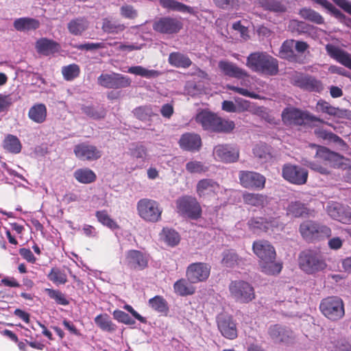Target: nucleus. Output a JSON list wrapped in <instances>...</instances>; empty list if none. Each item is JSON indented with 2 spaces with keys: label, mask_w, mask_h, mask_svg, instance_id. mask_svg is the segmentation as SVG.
I'll list each match as a JSON object with an SVG mask.
<instances>
[{
  "label": "nucleus",
  "mask_w": 351,
  "mask_h": 351,
  "mask_svg": "<svg viewBox=\"0 0 351 351\" xmlns=\"http://www.w3.org/2000/svg\"><path fill=\"white\" fill-rule=\"evenodd\" d=\"M247 225L252 230H267L270 226V221L263 217H253L248 221Z\"/></svg>",
  "instance_id": "obj_47"
},
{
  "label": "nucleus",
  "mask_w": 351,
  "mask_h": 351,
  "mask_svg": "<svg viewBox=\"0 0 351 351\" xmlns=\"http://www.w3.org/2000/svg\"><path fill=\"white\" fill-rule=\"evenodd\" d=\"M153 28L162 34H176L182 28V23L175 18L163 17L154 22Z\"/></svg>",
  "instance_id": "obj_16"
},
{
  "label": "nucleus",
  "mask_w": 351,
  "mask_h": 351,
  "mask_svg": "<svg viewBox=\"0 0 351 351\" xmlns=\"http://www.w3.org/2000/svg\"><path fill=\"white\" fill-rule=\"evenodd\" d=\"M179 144L185 151L197 152L202 145V140L197 134L188 132L182 135Z\"/></svg>",
  "instance_id": "obj_20"
},
{
  "label": "nucleus",
  "mask_w": 351,
  "mask_h": 351,
  "mask_svg": "<svg viewBox=\"0 0 351 351\" xmlns=\"http://www.w3.org/2000/svg\"><path fill=\"white\" fill-rule=\"evenodd\" d=\"M246 65L254 72L269 75H276L278 71V61L263 52L251 53L247 57Z\"/></svg>",
  "instance_id": "obj_3"
},
{
  "label": "nucleus",
  "mask_w": 351,
  "mask_h": 351,
  "mask_svg": "<svg viewBox=\"0 0 351 351\" xmlns=\"http://www.w3.org/2000/svg\"><path fill=\"white\" fill-rule=\"evenodd\" d=\"M239 178L241 185L245 189L262 190L265 186V177L257 172L241 171Z\"/></svg>",
  "instance_id": "obj_13"
},
{
  "label": "nucleus",
  "mask_w": 351,
  "mask_h": 351,
  "mask_svg": "<svg viewBox=\"0 0 351 351\" xmlns=\"http://www.w3.org/2000/svg\"><path fill=\"white\" fill-rule=\"evenodd\" d=\"M190 283L187 278H180L176 280L173 285L174 293L181 297H186L193 295L196 291V288Z\"/></svg>",
  "instance_id": "obj_23"
},
{
  "label": "nucleus",
  "mask_w": 351,
  "mask_h": 351,
  "mask_svg": "<svg viewBox=\"0 0 351 351\" xmlns=\"http://www.w3.org/2000/svg\"><path fill=\"white\" fill-rule=\"evenodd\" d=\"M299 232L305 241L311 243L329 239L332 234L330 228L313 220H306L301 223Z\"/></svg>",
  "instance_id": "obj_4"
},
{
  "label": "nucleus",
  "mask_w": 351,
  "mask_h": 351,
  "mask_svg": "<svg viewBox=\"0 0 351 351\" xmlns=\"http://www.w3.org/2000/svg\"><path fill=\"white\" fill-rule=\"evenodd\" d=\"M252 250L259 258V265L263 272L267 275H277L282 265L276 262V252L275 247L267 240H257L252 244Z\"/></svg>",
  "instance_id": "obj_2"
},
{
  "label": "nucleus",
  "mask_w": 351,
  "mask_h": 351,
  "mask_svg": "<svg viewBox=\"0 0 351 351\" xmlns=\"http://www.w3.org/2000/svg\"><path fill=\"white\" fill-rule=\"evenodd\" d=\"M218 329L222 336L228 339H234L238 336L235 322L230 315H221L217 319Z\"/></svg>",
  "instance_id": "obj_15"
},
{
  "label": "nucleus",
  "mask_w": 351,
  "mask_h": 351,
  "mask_svg": "<svg viewBox=\"0 0 351 351\" xmlns=\"http://www.w3.org/2000/svg\"><path fill=\"white\" fill-rule=\"evenodd\" d=\"M121 14L125 18L133 19L137 16V11L129 5H123L121 8Z\"/></svg>",
  "instance_id": "obj_59"
},
{
  "label": "nucleus",
  "mask_w": 351,
  "mask_h": 351,
  "mask_svg": "<svg viewBox=\"0 0 351 351\" xmlns=\"http://www.w3.org/2000/svg\"><path fill=\"white\" fill-rule=\"evenodd\" d=\"M96 151L95 146L87 143L76 145L74 149L75 154H94Z\"/></svg>",
  "instance_id": "obj_57"
},
{
  "label": "nucleus",
  "mask_w": 351,
  "mask_h": 351,
  "mask_svg": "<svg viewBox=\"0 0 351 351\" xmlns=\"http://www.w3.org/2000/svg\"><path fill=\"white\" fill-rule=\"evenodd\" d=\"M215 119L216 115L208 111H202L195 117L197 123H199L204 130L210 132H213L215 127Z\"/></svg>",
  "instance_id": "obj_27"
},
{
  "label": "nucleus",
  "mask_w": 351,
  "mask_h": 351,
  "mask_svg": "<svg viewBox=\"0 0 351 351\" xmlns=\"http://www.w3.org/2000/svg\"><path fill=\"white\" fill-rule=\"evenodd\" d=\"M95 217L99 223L111 230H117L120 228L118 223L110 217L106 210L97 211L95 213Z\"/></svg>",
  "instance_id": "obj_35"
},
{
  "label": "nucleus",
  "mask_w": 351,
  "mask_h": 351,
  "mask_svg": "<svg viewBox=\"0 0 351 351\" xmlns=\"http://www.w3.org/2000/svg\"><path fill=\"white\" fill-rule=\"evenodd\" d=\"M300 14L304 19L317 24H322L324 22L323 17L319 13L309 8L302 9L300 11Z\"/></svg>",
  "instance_id": "obj_46"
},
{
  "label": "nucleus",
  "mask_w": 351,
  "mask_h": 351,
  "mask_svg": "<svg viewBox=\"0 0 351 351\" xmlns=\"http://www.w3.org/2000/svg\"><path fill=\"white\" fill-rule=\"evenodd\" d=\"M19 254L25 260L29 263H35L36 261V258L34 256L29 249L21 248L19 250Z\"/></svg>",
  "instance_id": "obj_64"
},
{
  "label": "nucleus",
  "mask_w": 351,
  "mask_h": 351,
  "mask_svg": "<svg viewBox=\"0 0 351 351\" xmlns=\"http://www.w3.org/2000/svg\"><path fill=\"white\" fill-rule=\"evenodd\" d=\"M14 102V99L11 94H0V112L8 109Z\"/></svg>",
  "instance_id": "obj_58"
},
{
  "label": "nucleus",
  "mask_w": 351,
  "mask_h": 351,
  "mask_svg": "<svg viewBox=\"0 0 351 351\" xmlns=\"http://www.w3.org/2000/svg\"><path fill=\"white\" fill-rule=\"evenodd\" d=\"M47 278L56 285H64L67 282L66 274L58 267H53L47 274Z\"/></svg>",
  "instance_id": "obj_39"
},
{
  "label": "nucleus",
  "mask_w": 351,
  "mask_h": 351,
  "mask_svg": "<svg viewBox=\"0 0 351 351\" xmlns=\"http://www.w3.org/2000/svg\"><path fill=\"white\" fill-rule=\"evenodd\" d=\"M114 319L117 320L119 322L127 324L133 325L135 324L134 319H133L128 313L121 310H115L112 313Z\"/></svg>",
  "instance_id": "obj_53"
},
{
  "label": "nucleus",
  "mask_w": 351,
  "mask_h": 351,
  "mask_svg": "<svg viewBox=\"0 0 351 351\" xmlns=\"http://www.w3.org/2000/svg\"><path fill=\"white\" fill-rule=\"evenodd\" d=\"M301 86H304L305 88L318 92L322 89L321 82L311 77H305L303 79V82Z\"/></svg>",
  "instance_id": "obj_55"
},
{
  "label": "nucleus",
  "mask_w": 351,
  "mask_h": 351,
  "mask_svg": "<svg viewBox=\"0 0 351 351\" xmlns=\"http://www.w3.org/2000/svg\"><path fill=\"white\" fill-rule=\"evenodd\" d=\"M337 16H341V12L328 0H313Z\"/></svg>",
  "instance_id": "obj_60"
},
{
  "label": "nucleus",
  "mask_w": 351,
  "mask_h": 351,
  "mask_svg": "<svg viewBox=\"0 0 351 351\" xmlns=\"http://www.w3.org/2000/svg\"><path fill=\"white\" fill-rule=\"evenodd\" d=\"M334 351H351V344L345 339H338L335 342Z\"/></svg>",
  "instance_id": "obj_61"
},
{
  "label": "nucleus",
  "mask_w": 351,
  "mask_h": 351,
  "mask_svg": "<svg viewBox=\"0 0 351 351\" xmlns=\"http://www.w3.org/2000/svg\"><path fill=\"white\" fill-rule=\"evenodd\" d=\"M186 169L191 173H202L208 170V167L199 161H191L187 162Z\"/></svg>",
  "instance_id": "obj_51"
},
{
  "label": "nucleus",
  "mask_w": 351,
  "mask_h": 351,
  "mask_svg": "<svg viewBox=\"0 0 351 351\" xmlns=\"http://www.w3.org/2000/svg\"><path fill=\"white\" fill-rule=\"evenodd\" d=\"M88 27L87 21L82 19H77L71 21L68 24L70 33L74 35L81 34Z\"/></svg>",
  "instance_id": "obj_45"
},
{
  "label": "nucleus",
  "mask_w": 351,
  "mask_h": 351,
  "mask_svg": "<svg viewBox=\"0 0 351 351\" xmlns=\"http://www.w3.org/2000/svg\"><path fill=\"white\" fill-rule=\"evenodd\" d=\"M311 158L304 159L303 164L311 169L321 174H329L332 168L350 169V177L348 180L351 182V160L343 155H311Z\"/></svg>",
  "instance_id": "obj_1"
},
{
  "label": "nucleus",
  "mask_w": 351,
  "mask_h": 351,
  "mask_svg": "<svg viewBox=\"0 0 351 351\" xmlns=\"http://www.w3.org/2000/svg\"><path fill=\"white\" fill-rule=\"evenodd\" d=\"M47 110L43 104H36L32 106L28 112V117L33 122L43 123L47 119Z\"/></svg>",
  "instance_id": "obj_25"
},
{
  "label": "nucleus",
  "mask_w": 351,
  "mask_h": 351,
  "mask_svg": "<svg viewBox=\"0 0 351 351\" xmlns=\"http://www.w3.org/2000/svg\"><path fill=\"white\" fill-rule=\"evenodd\" d=\"M294 44V40H287L285 41L280 51V56L291 61H294L295 59L293 51V48H295Z\"/></svg>",
  "instance_id": "obj_42"
},
{
  "label": "nucleus",
  "mask_w": 351,
  "mask_h": 351,
  "mask_svg": "<svg viewBox=\"0 0 351 351\" xmlns=\"http://www.w3.org/2000/svg\"><path fill=\"white\" fill-rule=\"evenodd\" d=\"M220 190V185L212 179L200 180L196 186V192L199 197H215Z\"/></svg>",
  "instance_id": "obj_18"
},
{
  "label": "nucleus",
  "mask_w": 351,
  "mask_h": 351,
  "mask_svg": "<svg viewBox=\"0 0 351 351\" xmlns=\"http://www.w3.org/2000/svg\"><path fill=\"white\" fill-rule=\"evenodd\" d=\"M131 84L130 79L119 73H115L114 86L113 88H120L129 86Z\"/></svg>",
  "instance_id": "obj_56"
},
{
  "label": "nucleus",
  "mask_w": 351,
  "mask_h": 351,
  "mask_svg": "<svg viewBox=\"0 0 351 351\" xmlns=\"http://www.w3.org/2000/svg\"><path fill=\"white\" fill-rule=\"evenodd\" d=\"M149 254L138 250H129L125 252L123 265L131 271H142L148 267Z\"/></svg>",
  "instance_id": "obj_9"
},
{
  "label": "nucleus",
  "mask_w": 351,
  "mask_h": 351,
  "mask_svg": "<svg viewBox=\"0 0 351 351\" xmlns=\"http://www.w3.org/2000/svg\"><path fill=\"white\" fill-rule=\"evenodd\" d=\"M298 265L300 268L308 274L324 270L327 266L323 257L318 252L311 250H306L300 253Z\"/></svg>",
  "instance_id": "obj_5"
},
{
  "label": "nucleus",
  "mask_w": 351,
  "mask_h": 351,
  "mask_svg": "<svg viewBox=\"0 0 351 351\" xmlns=\"http://www.w3.org/2000/svg\"><path fill=\"white\" fill-rule=\"evenodd\" d=\"M136 210L138 216L146 222L156 223L161 220L162 208L156 200L141 199L137 202Z\"/></svg>",
  "instance_id": "obj_6"
},
{
  "label": "nucleus",
  "mask_w": 351,
  "mask_h": 351,
  "mask_svg": "<svg viewBox=\"0 0 351 351\" xmlns=\"http://www.w3.org/2000/svg\"><path fill=\"white\" fill-rule=\"evenodd\" d=\"M316 110L317 112L326 113L329 115L341 117L343 112L339 108H335L330 105L328 102L324 101H319L316 105Z\"/></svg>",
  "instance_id": "obj_37"
},
{
  "label": "nucleus",
  "mask_w": 351,
  "mask_h": 351,
  "mask_svg": "<svg viewBox=\"0 0 351 351\" xmlns=\"http://www.w3.org/2000/svg\"><path fill=\"white\" fill-rule=\"evenodd\" d=\"M149 306L158 313L167 315L169 312L167 301L161 295H156L148 301Z\"/></svg>",
  "instance_id": "obj_32"
},
{
  "label": "nucleus",
  "mask_w": 351,
  "mask_h": 351,
  "mask_svg": "<svg viewBox=\"0 0 351 351\" xmlns=\"http://www.w3.org/2000/svg\"><path fill=\"white\" fill-rule=\"evenodd\" d=\"M14 26L19 31H29L37 29L39 22L33 19L21 18L14 21Z\"/></svg>",
  "instance_id": "obj_33"
},
{
  "label": "nucleus",
  "mask_w": 351,
  "mask_h": 351,
  "mask_svg": "<svg viewBox=\"0 0 351 351\" xmlns=\"http://www.w3.org/2000/svg\"><path fill=\"white\" fill-rule=\"evenodd\" d=\"M242 259L234 252L227 250L223 254L221 263L226 267H234L239 265Z\"/></svg>",
  "instance_id": "obj_44"
},
{
  "label": "nucleus",
  "mask_w": 351,
  "mask_h": 351,
  "mask_svg": "<svg viewBox=\"0 0 351 351\" xmlns=\"http://www.w3.org/2000/svg\"><path fill=\"white\" fill-rule=\"evenodd\" d=\"M160 4L165 9L180 12L194 14L192 8L176 0H160Z\"/></svg>",
  "instance_id": "obj_31"
},
{
  "label": "nucleus",
  "mask_w": 351,
  "mask_h": 351,
  "mask_svg": "<svg viewBox=\"0 0 351 351\" xmlns=\"http://www.w3.org/2000/svg\"><path fill=\"white\" fill-rule=\"evenodd\" d=\"M287 215L293 217H307L312 215V212L304 203L297 201L289 204Z\"/></svg>",
  "instance_id": "obj_26"
},
{
  "label": "nucleus",
  "mask_w": 351,
  "mask_h": 351,
  "mask_svg": "<svg viewBox=\"0 0 351 351\" xmlns=\"http://www.w3.org/2000/svg\"><path fill=\"white\" fill-rule=\"evenodd\" d=\"M134 116L140 120H147L154 114V112L150 106H140L133 111Z\"/></svg>",
  "instance_id": "obj_49"
},
{
  "label": "nucleus",
  "mask_w": 351,
  "mask_h": 351,
  "mask_svg": "<svg viewBox=\"0 0 351 351\" xmlns=\"http://www.w3.org/2000/svg\"><path fill=\"white\" fill-rule=\"evenodd\" d=\"M73 176L78 182L86 184L93 183L97 180L95 173L88 168L75 170Z\"/></svg>",
  "instance_id": "obj_28"
},
{
  "label": "nucleus",
  "mask_w": 351,
  "mask_h": 351,
  "mask_svg": "<svg viewBox=\"0 0 351 351\" xmlns=\"http://www.w3.org/2000/svg\"><path fill=\"white\" fill-rule=\"evenodd\" d=\"M268 335L272 340L278 343H288L294 339L293 331L280 324L270 326Z\"/></svg>",
  "instance_id": "obj_19"
},
{
  "label": "nucleus",
  "mask_w": 351,
  "mask_h": 351,
  "mask_svg": "<svg viewBox=\"0 0 351 351\" xmlns=\"http://www.w3.org/2000/svg\"><path fill=\"white\" fill-rule=\"evenodd\" d=\"M169 62L174 66L182 68H187L192 63L188 57L178 52L171 53L169 55Z\"/></svg>",
  "instance_id": "obj_34"
},
{
  "label": "nucleus",
  "mask_w": 351,
  "mask_h": 351,
  "mask_svg": "<svg viewBox=\"0 0 351 351\" xmlns=\"http://www.w3.org/2000/svg\"><path fill=\"white\" fill-rule=\"evenodd\" d=\"M210 271L211 266L207 263H192L186 269V278L190 283L204 282L209 278Z\"/></svg>",
  "instance_id": "obj_10"
},
{
  "label": "nucleus",
  "mask_w": 351,
  "mask_h": 351,
  "mask_svg": "<svg viewBox=\"0 0 351 351\" xmlns=\"http://www.w3.org/2000/svg\"><path fill=\"white\" fill-rule=\"evenodd\" d=\"M128 72L145 78L151 79L158 77L160 72L153 69H148L141 66H131Z\"/></svg>",
  "instance_id": "obj_36"
},
{
  "label": "nucleus",
  "mask_w": 351,
  "mask_h": 351,
  "mask_svg": "<svg viewBox=\"0 0 351 351\" xmlns=\"http://www.w3.org/2000/svg\"><path fill=\"white\" fill-rule=\"evenodd\" d=\"M215 127L213 132H229L234 128V123L232 121L226 120L216 116Z\"/></svg>",
  "instance_id": "obj_40"
},
{
  "label": "nucleus",
  "mask_w": 351,
  "mask_h": 351,
  "mask_svg": "<svg viewBox=\"0 0 351 351\" xmlns=\"http://www.w3.org/2000/svg\"><path fill=\"white\" fill-rule=\"evenodd\" d=\"M4 148L10 152L19 153L21 149V145L19 139L14 136L9 134L8 135L3 141Z\"/></svg>",
  "instance_id": "obj_41"
},
{
  "label": "nucleus",
  "mask_w": 351,
  "mask_h": 351,
  "mask_svg": "<svg viewBox=\"0 0 351 351\" xmlns=\"http://www.w3.org/2000/svg\"><path fill=\"white\" fill-rule=\"evenodd\" d=\"M326 211L333 219L343 223H351V208H346L339 202H330L327 204Z\"/></svg>",
  "instance_id": "obj_14"
},
{
  "label": "nucleus",
  "mask_w": 351,
  "mask_h": 351,
  "mask_svg": "<svg viewBox=\"0 0 351 351\" xmlns=\"http://www.w3.org/2000/svg\"><path fill=\"white\" fill-rule=\"evenodd\" d=\"M62 73L65 80H72L79 75L80 68L77 64H70L62 67Z\"/></svg>",
  "instance_id": "obj_50"
},
{
  "label": "nucleus",
  "mask_w": 351,
  "mask_h": 351,
  "mask_svg": "<svg viewBox=\"0 0 351 351\" xmlns=\"http://www.w3.org/2000/svg\"><path fill=\"white\" fill-rule=\"evenodd\" d=\"M260 3L265 10L274 12H285L287 10L286 5L278 0H260Z\"/></svg>",
  "instance_id": "obj_38"
},
{
  "label": "nucleus",
  "mask_w": 351,
  "mask_h": 351,
  "mask_svg": "<svg viewBox=\"0 0 351 351\" xmlns=\"http://www.w3.org/2000/svg\"><path fill=\"white\" fill-rule=\"evenodd\" d=\"M114 75L115 73L101 74L97 79L99 84L105 88H113V86H114Z\"/></svg>",
  "instance_id": "obj_54"
},
{
  "label": "nucleus",
  "mask_w": 351,
  "mask_h": 351,
  "mask_svg": "<svg viewBox=\"0 0 351 351\" xmlns=\"http://www.w3.org/2000/svg\"><path fill=\"white\" fill-rule=\"evenodd\" d=\"M243 202L248 205L263 207L267 201V196L263 194L246 192L243 195Z\"/></svg>",
  "instance_id": "obj_29"
},
{
  "label": "nucleus",
  "mask_w": 351,
  "mask_h": 351,
  "mask_svg": "<svg viewBox=\"0 0 351 351\" xmlns=\"http://www.w3.org/2000/svg\"><path fill=\"white\" fill-rule=\"evenodd\" d=\"M50 299L53 300L57 304L67 306L69 304V300L66 298L64 293L60 290L47 288L45 289Z\"/></svg>",
  "instance_id": "obj_43"
},
{
  "label": "nucleus",
  "mask_w": 351,
  "mask_h": 351,
  "mask_svg": "<svg viewBox=\"0 0 351 351\" xmlns=\"http://www.w3.org/2000/svg\"><path fill=\"white\" fill-rule=\"evenodd\" d=\"M36 48L39 53L49 56L58 52L60 45L52 40L41 38L36 42Z\"/></svg>",
  "instance_id": "obj_24"
},
{
  "label": "nucleus",
  "mask_w": 351,
  "mask_h": 351,
  "mask_svg": "<svg viewBox=\"0 0 351 351\" xmlns=\"http://www.w3.org/2000/svg\"><path fill=\"white\" fill-rule=\"evenodd\" d=\"M219 68L221 71L226 75L241 79V84L247 86L249 82V75L242 69L238 67L234 64L226 61L221 60L219 62Z\"/></svg>",
  "instance_id": "obj_17"
},
{
  "label": "nucleus",
  "mask_w": 351,
  "mask_h": 351,
  "mask_svg": "<svg viewBox=\"0 0 351 351\" xmlns=\"http://www.w3.org/2000/svg\"><path fill=\"white\" fill-rule=\"evenodd\" d=\"M326 50L331 58L351 69V55L350 53L332 45H327L326 46Z\"/></svg>",
  "instance_id": "obj_21"
},
{
  "label": "nucleus",
  "mask_w": 351,
  "mask_h": 351,
  "mask_svg": "<svg viewBox=\"0 0 351 351\" xmlns=\"http://www.w3.org/2000/svg\"><path fill=\"white\" fill-rule=\"evenodd\" d=\"M164 241L170 246H175L180 242L179 234L172 229L163 228Z\"/></svg>",
  "instance_id": "obj_48"
},
{
  "label": "nucleus",
  "mask_w": 351,
  "mask_h": 351,
  "mask_svg": "<svg viewBox=\"0 0 351 351\" xmlns=\"http://www.w3.org/2000/svg\"><path fill=\"white\" fill-rule=\"evenodd\" d=\"M319 309L326 318L333 322L341 319L345 315L343 302L337 296L324 298L320 302Z\"/></svg>",
  "instance_id": "obj_7"
},
{
  "label": "nucleus",
  "mask_w": 351,
  "mask_h": 351,
  "mask_svg": "<svg viewBox=\"0 0 351 351\" xmlns=\"http://www.w3.org/2000/svg\"><path fill=\"white\" fill-rule=\"evenodd\" d=\"M307 114L295 108H287L282 114L283 121L287 124L302 125L307 119Z\"/></svg>",
  "instance_id": "obj_22"
},
{
  "label": "nucleus",
  "mask_w": 351,
  "mask_h": 351,
  "mask_svg": "<svg viewBox=\"0 0 351 351\" xmlns=\"http://www.w3.org/2000/svg\"><path fill=\"white\" fill-rule=\"evenodd\" d=\"M95 324L103 331L112 332L116 330L117 326L112 322L110 316L106 314H99L94 319Z\"/></svg>",
  "instance_id": "obj_30"
},
{
  "label": "nucleus",
  "mask_w": 351,
  "mask_h": 351,
  "mask_svg": "<svg viewBox=\"0 0 351 351\" xmlns=\"http://www.w3.org/2000/svg\"><path fill=\"white\" fill-rule=\"evenodd\" d=\"M102 29L108 33H118L123 31L125 29V26L121 24H117L108 19H104Z\"/></svg>",
  "instance_id": "obj_52"
},
{
  "label": "nucleus",
  "mask_w": 351,
  "mask_h": 351,
  "mask_svg": "<svg viewBox=\"0 0 351 351\" xmlns=\"http://www.w3.org/2000/svg\"><path fill=\"white\" fill-rule=\"evenodd\" d=\"M344 240L339 237H334L329 239L328 246L330 250H338L343 246Z\"/></svg>",
  "instance_id": "obj_62"
},
{
  "label": "nucleus",
  "mask_w": 351,
  "mask_h": 351,
  "mask_svg": "<svg viewBox=\"0 0 351 351\" xmlns=\"http://www.w3.org/2000/svg\"><path fill=\"white\" fill-rule=\"evenodd\" d=\"M228 89L234 90V92L238 93H239L243 96H245V97H249L254 98V99H257L259 97L257 94L252 93L246 88H239V87L234 86H228Z\"/></svg>",
  "instance_id": "obj_63"
},
{
  "label": "nucleus",
  "mask_w": 351,
  "mask_h": 351,
  "mask_svg": "<svg viewBox=\"0 0 351 351\" xmlns=\"http://www.w3.org/2000/svg\"><path fill=\"white\" fill-rule=\"evenodd\" d=\"M308 175L305 169L295 165L285 164L282 169L283 178L296 185L304 184L307 182Z\"/></svg>",
  "instance_id": "obj_12"
},
{
  "label": "nucleus",
  "mask_w": 351,
  "mask_h": 351,
  "mask_svg": "<svg viewBox=\"0 0 351 351\" xmlns=\"http://www.w3.org/2000/svg\"><path fill=\"white\" fill-rule=\"evenodd\" d=\"M229 291L234 298L243 303H248L255 298L253 287L243 280L232 281Z\"/></svg>",
  "instance_id": "obj_11"
},
{
  "label": "nucleus",
  "mask_w": 351,
  "mask_h": 351,
  "mask_svg": "<svg viewBox=\"0 0 351 351\" xmlns=\"http://www.w3.org/2000/svg\"><path fill=\"white\" fill-rule=\"evenodd\" d=\"M178 213L191 219H197L202 216V210L197 199L190 195L180 197L176 200Z\"/></svg>",
  "instance_id": "obj_8"
}]
</instances>
